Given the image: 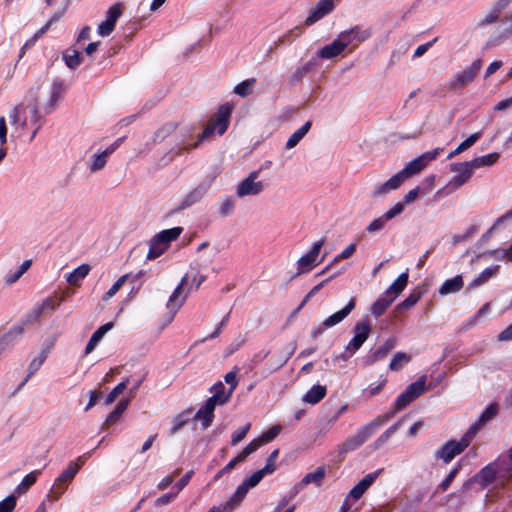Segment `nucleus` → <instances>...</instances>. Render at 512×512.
Here are the masks:
<instances>
[{"mask_svg": "<svg viewBox=\"0 0 512 512\" xmlns=\"http://www.w3.org/2000/svg\"><path fill=\"white\" fill-rule=\"evenodd\" d=\"M82 465V457H79L76 462H70L68 467L65 470H63L61 474L57 477V484H70L73 481L74 477L77 475L78 471L81 469Z\"/></svg>", "mask_w": 512, "mask_h": 512, "instance_id": "bb28decb", "label": "nucleus"}, {"mask_svg": "<svg viewBox=\"0 0 512 512\" xmlns=\"http://www.w3.org/2000/svg\"><path fill=\"white\" fill-rule=\"evenodd\" d=\"M463 287V280L460 275L446 280L439 289L440 295H448L459 291Z\"/></svg>", "mask_w": 512, "mask_h": 512, "instance_id": "c9c22d12", "label": "nucleus"}, {"mask_svg": "<svg viewBox=\"0 0 512 512\" xmlns=\"http://www.w3.org/2000/svg\"><path fill=\"white\" fill-rule=\"evenodd\" d=\"M354 307L355 298H352L343 309L330 315L328 318L324 320V327L332 328L335 325L339 324L351 313Z\"/></svg>", "mask_w": 512, "mask_h": 512, "instance_id": "b1692460", "label": "nucleus"}, {"mask_svg": "<svg viewBox=\"0 0 512 512\" xmlns=\"http://www.w3.org/2000/svg\"><path fill=\"white\" fill-rule=\"evenodd\" d=\"M322 259L323 258L320 260L319 258H299L297 261V270L292 274L291 278L310 272L321 263Z\"/></svg>", "mask_w": 512, "mask_h": 512, "instance_id": "2f4dec72", "label": "nucleus"}, {"mask_svg": "<svg viewBox=\"0 0 512 512\" xmlns=\"http://www.w3.org/2000/svg\"><path fill=\"white\" fill-rule=\"evenodd\" d=\"M263 441L258 437L251 441L240 453L239 455L245 460L250 454L255 452L259 447L263 445Z\"/></svg>", "mask_w": 512, "mask_h": 512, "instance_id": "052dcab7", "label": "nucleus"}, {"mask_svg": "<svg viewBox=\"0 0 512 512\" xmlns=\"http://www.w3.org/2000/svg\"><path fill=\"white\" fill-rule=\"evenodd\" d=\"M40 473V470H34L27 474L15 488V494L22 495L26 493L28 489L37 481V478L40 475Z\"/></svg>", "mask_w": 512, "mask_h": 512, "instance_id": "4c0bfd02", "label": "nucleus"}, {"mask_svg": "<svg viewBox=\"0 0 512 512\" xmlns=\"http://www.w3.org/2000/svg\"><path fill=\"white\" fill-rule=\"evenodd\" d=\"M475 169H477V167H474L472 160L461 163H452L450 165V170L457 174L451 179L449 186L453 189L460 188L471 178Z\"/></svg>", "mask_w": 512, "mask_h": 512, "instance_id": "f8f14e48", "label": "nucleus"}, {"mask_svg": "<svg viewBox=\"0 0 512 512\" xmlns=\"http://www.w3.org/2000/svg\"><path fill=\"white\" fill-rule=\"evenodd\" d=\"M63 59L70 69H75L81 63V55L76 50H68L63 54Z\"/></svg>", "mask_w": 512, "mask_h": 512, "instance_id": "603ef678", "label": "nucleus"}, {"mask_svg": "<svg viewBox=\"0 0 512 512\" xmlns=\"http://www.w3.org/2000/svg\"><path fill=\"white\" fill-rule=\"evenodd\" d=\"M106 162H107V158H106V156L103 155L102 152L99 154H96L93 156V161L90 165V170L92 172L99 171L105 167Z\"/></svg>", "mask_w": 512, "mask_h": 512, "instance_id": "0e129e2a", "label": "nucleus"}, {"mask_svg": "<svg viewBox=\"0 0 512 512\" xmlns=\"http://www.w3.org/2000/svg\"><path fill=\"white\" fill-rule=\"evenodd\" d=\"M372 33L369 28H363L360 25H355L350 29L344 30L338 34L343 47L350 48L351 50L358 47L362 42L371 37Z\"/></svg>", "mask_w": 512, "mask_h": 512, "instance_id": "6e6552de", "label": "nucleus"}, {"mask_svg": "<svg viewBox=\"0 0 512 512\" xmlns=\"http://www.w3.org/2000/svg\"><path fill=\"white\" fill-rule=\"evenodd\" d=\"M230 116L231 107L229 105L220 106L217 113L207 124L202 135L198 137L196 142H191L188 136L183 135L180 141L181 147L177 153H179L181 150L196 148L203 140L210 138L215 133L218 135H223L228 128Z\"/></svg>", "mask_w": 512, "mask_h": 512, "instance_id": "7ed1b4c3", "label": "nucleus"}, {"mask_svg": "<svg viewBox=\"0 0 512 512\" xmlns=\"http://www.w3.org/2000/svg\"><path fill=\"white\" fill-rule=\"evenodd\" d=\"M256 80L254 78L247 79L239 83L234 88V93L241 96L246 97L252 93L253 86Z\"/></svg>", "mask_w": 512, "mask_h": 512, "instance_id": "8fccbe9b", "label": "nucleus"}, {"mask_svg": "<svg viewBox=\"0 0 512 512\" xmlns=\"http://www.w3.org/2000/svg\"><path fill=\"white\" fill-rule=\"evenodd\" d=\"M31 265L32 261L30 259H27L23 261L21 264L17 265L15 268L10 269L5 276V282L7 284L15 283L31 267Z\"/></svg>", "mask_w": 512, "mask_h": 512, "instance_id": "7c9ffc66", "label": "nucleus"}, {"mask_svg": "<svg viewBox=\"0 0 512 512\" xmlns=\"http://www.w3.org/2000/svg\"><path fill=\"white\" fill-rule=\"evenodd\" d=\"M312 123L307 121L304 123L299 129H297L287 140L286 148L292 149L294 148L308 133L311 128Z\"/></svg>", "mask_w": 512, "mask_h": 512, "instance_id": "58836bf2", "label": "nucleus"}, {"mask_svg": "<svg viewBox=\"0 0 512 512\" xmlns=\"http://www.w3.org/2000/svg\"><path fill=\"white\" fill-rule=\"evenodd\" d=\"M345 48L341 41L337 37L334 41L328 45L323 46L318 52L317 56L322 59H332L339 56Z\"/></svg>", "mask_w": 512, "mask_h": 512, "instance_id": "a878e982", "label": "nucleus"}, {"mask_svg": "<svg viewBox=\"0 0 512 512\" xmlns=\"http://www.w3.org/2000/svg\"><path fill=\"white\" fill-rule=\"evenodd\" d=\"M260 475L253 473L246 478L236 489L235 493L229 498L225 505V509H233L238 506L246 497L251 488L256 487L260 483Z\"/></svg>", "mask_w": 512, "mask_h": 512, "instance_id": "4468645a", "label": "nucleus"}, {"mask_svg": "<svg viewBox=\"0 0 512 512\" xmlns=\"http://www.w3.org/2000/svg\"><path fill=\"white\" fill-rule=\"evenodd\" d=\"M210 185V180L201 182L196 188H194L192 191L185 195V197L179 202L175 210L182 211L198 203L206 195L210 188Z\"/></svg>", "mask_w": 512, "mask_h": 512, "instance_id": "2eb2a0df", "label": "nucleus"}, {"mask_svg": "<svg viewBox=\"0 0 512 512\" xmlns=\"http://www.w3.org/2000/svg\"><path fill=\"white\" fill-rule=\"evenodd\" d=\"M505 462L498 460L482 468L474 477L465 481L461 487V493L464 494L469 491L474 483H477L481 488L490 485L497 475L501 477H510V473L504 467Z\"/></svg>", "mask_w": 512, "mask_h": 512, "instance_id": "39448f33", "label": "nucleus"}, {"mask_svg": "<svg viewBox=\"0 0 512 512\" xmlns=\"http://www.w3.org/2000/svg\"><path fill=\"white\" fill-rule=\"evenodd\" d=\"M46 359V356L44 354H40L39 356L35 357L29 364V367H28V375L27 377L24 379V381L19 385V389L22 388L25 383L28 381V379L34 374L36 373L39 368L42 366V364L44 363Z\"/></svg>", "mask_w": 512, "mask_h": 512, "instance_id": "de8ad7c7", "label": "nucleus"}, {"mask_svg": "<svg viewBox=\"0 0 512 512\" xmlns=\"http://www.w3.org/2000/svg\"><path fill=\"white\" fill-rule=\"evenodd\" d=\"M17 499L14 494L9 495L0 502V512H12L16 507Z\"/></svg>", "mask_w": 512, "mask_h": 512, "instance_id": "680f3d73", "label": "nucleus"}, {"mask_svg": "<svg viewBox=\"0 0 512 512\" xmlns=\"http://www.w3.org/2000/svg\"><path fill=\"white\" fill-rule=\"evenodd\" d=\"M259 171L251 172L245 179H243L237 186V196H256L259 195L264 189L265 184L258 181Z\"/></svg>", "mask_w": 512, "mask_h": 512, "instance_id": "9b49d317", "label": "nucleus"}, {"mask_svg": "<svg viewBox=\"0 0 512 512\" xmlns=\"http://www.w3.org/2000/svg\"><path fill=\"white\" fill-rule=\"evenodd\" d=\"M250 427H251V424L247 423L244 427L235 431L231 436V444L236 445L240 441H242L245 438L246 434L248 433Z\"/></svg>", "mask_w": 512, "mask_h": 512, "instance_id": "69168bd1", "label": "nucleus"}, {"mask_svg": "<svg viewBox=\"0 0 512 512\" xmlns=\"http://www.w3.org/2000/svg\"><path fill=\"white\" fill-rule=\"evenodd\" d=\"M482 68L481 59L475 60L469 67L458 73L451 83V89L456 90L471 83Z\"/></svg>", "mask_w": 512, "mask_h": 512, "instance_id": "dca6fc26", "label": "nucleus"}, {"mask_svg": "<svg viewBox=\"0 0 512 512\" xmlns=\"http://www.w3.org/2000/svg\"><path fill=\"white\" fill-rule=\"evenodd\" d=\"M113 328V323L108 322L102 326H100L91 336L90 340L88 341L86 348H85V354H90L95 347L98 345V343L102 340L104 335L110 331Z\"/></svg>", "mask_w": 512, "mask_h": 512, "instance_id": "c756f323", "label": "nucleus"}, {"mask_svg": "<svg viewBox=\"0 0 512 512\" xmlns=\"http://www.w3.org/2000/svg\"><path fill=\"white\" fill-rule=\"evenodd\" d=\"M481 137V133L477 132L474 134H471L467 139H465L462 143L458 145L456 148V153H462L468 148H470L472 145H474Z\"/></svg>", "mask_w": 512, "mask_h": 512, "instance_id": "bf43d9fd", "label": "nucleus"}, {"mask_svg": "<svg viewBox=\"0 0 512 512\" xmlns=\"http://www.w3.org/2000/svg\"><path fill=\"white\" fill-rule=\"evenodd\" d=\"M278 455H279L278 449H275L274 451H272L271 454L269 455V457L267 458L266 465L262 469L254 472L255 474L260 475L259 476L260 480H262L264 478V476L272 474L276 470V460L278 458Z\"/></svg>", "mask_w": 512, "mask_h": 512, "instance_id": "ea45409f", "label": "nucleus"}, {"mask_svg": "<svg viewBox=\"0 0 512 512\" xmlns=\"http://www.w3.org/2000/svg\"><path fill=\"white\" fill-rule=\"evenodd\" d=\"M422 297V291L414 289L410 295L400 304L401 308L410 309L413 307Z\"/></svg>", "mask_w": 512, "mask_h": 512, "instance_id": "4d7b16f0", "label": "nucleus"}, {"mask_svg": "<svg viewBox=\"0 0 512 512\" xmlns=\"http://www.w3.org/2000/svg\"><path fill=\"white\" fill-rule=\"evenodd\" d=\"M336 7L334 0H320L317 2L316 6L312 8L309 12L308 17L305 20V24L310 26L317 21L321 20L328 14L334 11Z\"/></svg>", "mask_w": 512, "mask_h": 512, "instance_id": "f3484780", "label": "nucleus"}, {"mask_svg": "<svg viewBox=\"0 0 512 512\" xmlns=\"http://www.w3.org/2000/svg\"><path fill=\"white\" fill-rule=\"evenodd\" d=\"M354 336L346 345L349 353H356L368 339L371 332V324L369 320H361L357 322L353 328Z\"/></svg>", "mask_w": 512, "mask_h": 512, "instance_id": "ddd939ff", "label": "nucleus"}, {"mask_svg": "<svg viewBox=\"0 0 512 512\" xmlns=\"http://www.w3.org/2000/svg\"><path fill=\"white\" fill-rule=\"evenodd\" d=\"M405 390L413 400L417 399L426 390V376H421L417 381L408 385Z\"/></svg>", "mask_w": 512, "mask_h": 512, "instance_id": "79ce46f5", "label": "nucleus"}, {"mask_svg": "<svg viewBox=\"0 0 512 512\" xmlns=\"http://www.w3.org/2000/svg\"><path fill=\"white\" fill-rule=\"evenodd\" d=\"M282 427L280 425H274L270 429H268L265 433L260 436V439L264 444L271 442L274 440L278 434L280 433Z\"/></svg>", "mask_w": 512, "mask_h": 512, "instance_id": "e2e57ef3", "label": "nucleus"}, {"mask_svg": "<svg viewBox=\"0 0 512 512\" xmlns=\"http://www.w3.org/2000/svg\"><path fill=\"white\" fill-rule=\"evenodd\" d=\"M215 407L216 405L213 404L212 401L206 400L205 404L196 413L195 418L202 421L204 429L211 425L214 418Z\"/></svg>", "mask_w": 512, "mask_h": 512, "instance_id": "cd10ccee", "label": "nucleus"}, {"mask_svg": "<svg viewBox=\"0 0 512 512\" xmlns=\"http://www.w3.org/2000/svg\"><path fill=\"white\" fill-rule=\"evenodd\" d=\"M512 235V210L500 216L495 223L482 235L481 242L488 241L493 236L506 239Z\"/></svg>", "mask_w": 512, "mask_h": 512, "instance_id": "1a4fd4ad", "label": "nucleus"}, {"mask_svg": "<svg viewBox=\"0 0 512 512\" xmlns=\"http://www.w3.org/2000/svg\"><path fill=\"white\" fill-rule=\"evenodd\" d=\"M442 151V148H436L434 150L427 151L414 160L410 161L400 172L393 175L386 182L375 187L372 192V196L375 198L382 197L398 189L405 180L423 170L428 165V163L436 159Z\"/></svg>", "mask_w": 512, "mask_h": 512, "instance_id": "f257e3e1", "label": "nucleus"}, {"mask_svg": "<svg viewBox=\"0 0 512 512\" xmlns=\"http://www.w3.org/2000/svg\"><path fill=\"white\" fill-rule=\"evenodd\" d=\"M512 35V26L504 28L499 34H493L490 36V38L487 41V46L489 47H496L498 46L503 40L509 38Z\"/></svg>", "mask_w": 512, "mask_h": 512, "instance_id": "09e8293b", "label": "nucleus"}, {"mask_svg": "<svg viewBox=\"0 0 512 512\" xmlns=\"http://www.w3.org/2000/svg\"><path fill=\"white\" fill-rule=\"evenodd\" d=\"M404 210L403 203L395 204L390 210L385 212L381 217L374 219L366 228L368 232H378L384 228L388 220L393 219L397 215L401 214Z\"/></svg>", "mask_w": 512, "mask_h": 512, "instance_id": "aec40b11", "label": "nucleus"}, {"mask_svg": "<svg viewBox=\"0 0 512 512\" xmlns=\"http://www.w3.org/2000/svg\"><path fill=\"white\" fill-rule=\"evenodd\" d=\"M121 13L122 11L120 4H115L110 7L107 11L106 20L100 23L98 26V34L102 37L109 36L113 32Z\"/></svg>", "mask_w": 512, "mask_h": 512, "instance_id": "6ab92c4d", "label": "nucleus"}, {"mask_svg": "<svg viewBox=\"0 0 512 512\" xmlns=\"http://www.w3.org/2000/svg\"><path fill=\"white\" fill-rule=\"evenodd\" d=\"M472 437L466 432L459 440H450L445 443L439 450L436 451L435 457L449 463L452 459L459 455L465 448H467L472 441Z\"/></svg>", "mask_w": 512, "mask_h": 512, "instance_id": "9d476101", "label": "nucleus"}, {"mask_svg": "<svg viewBox=\"0 0 512 512\" xmlns=\"http://www.w3.org/2000/svg\"><path fill=\"white\" fill-rule=\"evenodd\" d=\"M182 227H173L165 229L153 236L148 244V251L146 256H161L166 252L170 243L176 240L182 233Z\"/></svg>", "mask_w": 512, "mask_h": 512, "instance_id": "0eeeda50", "label": "nucleus"}, {"mask_svg": "<svg viewBox=\"0 0 512 512\" xmlns=\"http://www.w3.org/2000/svg\"><path fill=\"white\" fill-rule=\"evenodd\" d=\"M69 484L66 483H59L57 484V479L55 480L53 487L51 488V496L54 500H58L64 492L67 490Z\"/></svg>", "mask_w": 512, "mask_h": 512, "instance_id": "774afa93", "label": "nucleus"}, {"mask_svg": "<svg viewBox=\"0 0 512 512\" xmlns=\"http://www.w3.org/2000/svg\"><path fill=\"white\" fill-rule=\"evenodd\" d=\"M499 265H494L484 269L470 284L469 289L481 286L488 282L492 277L499 273Z\"/></svg>", "mask_w": 512, "mask_h": 512, "instance_id": "473e14b6", "label": "nucleus"}, {"mask_svg": "<svg viewBox=\"0 0 512 512\" xmlns=\"http://www.w3.org/2000/svg\"><path fill=\"white\" fill-rule=\"evenodd\" d=\"M64 91V84L61 80H55L52 83L50 91V99L45 107L46 113H50L57 101L60 99L62 92Z\"/></svg>", "mask_w": 512, "mask_h": 512, "instance_id": "f704fd0d", "label": "nucleus"}, {"mask_svg": "<svg viewBox=\"0 0 512 512\" xmlns=\"http://www.w3.org/2000/svg\"><path fill=\"white\" fill-rule=\"evenodd\" d=\"M411 360L410 355L404 352H397L389 364V369L392 371H399L405 364Z\"/></svg>", "mask_w": 512, "mask_h": 512, "instance_id": "a18cd8bd", "label": "nucleus"}, {"mask_svg": "<svg viewBox=\"0 0 512 512\" xmlns=\"http://www.w3.org/2000/svg\"><path fill=\"white\" fill-rule=\"evenodd\" d=\"M393 301L394 300L391 297H387V295L379 298L378 300H376L373 303V305L371 307L372 314L376 317L381 316L387 310V308L392 304Z\"/></svg>", "mask_w": 512, "mask_h": 512, "instance_id": "37998d69", "label": "nucleus"}, {"mask_svg": "<svg viewBox=\"0 0 512 512\" xmlns=\"http://www.w3.org/2000/svg\"><path fill=\"white\" fill-rule=\"evenodd\" d=\"M327 390L325 386L314 385L310 390L303 396V402L314 405L320 402L326 395Z\"/></svg>", "mask_w": 512, "mask_h": 512, "instance_id": "72a5a7b5", "label": "nucleus"}, {"mask_svg": "<svg viewBox=\"0 0 512 512\" xmlns=\"http://www.w3.org/2000/svg\"><path fill=\"white\" fill-rule=\"evenodd\" d=\"M325 468L323 466L318 467L314 472L307 473L300 483H298L295 487H298L299 491L309 485L314 484L317 487H320L323 483V480L325 478Z\"/></svg>", "mask_w": 512, "mask_h": 512, "instance_id": "393cba45", "label": "nucleus"}, {"mask_svg": "<svg viewBox=\"0 0 512 512\" xmlns=\"http://www.w3.org/2000/svg\"><path fill=\"white\" fill-rule=\"evenodd\" d=\"M314 65V59H311L302 66L297 67L295 71L291 74L290 82L292 84L301 82L302 79L306 76V74H308L312 70Z\"/></svg>", "mask_w": 512, "mask_h": 512, "instance_id": "a19ab883", "label": "nucleus"}, {"mask_svg": "<svg viewBox=\"0 0 512 512\" xmlns=\"http://www.w3.org/2000/svg\"><path fill=\"white\" fill-rule=\"evenodd\" d=\"M388 419L389 415L380 416L362 426L355 435L349 437L341 444L339 452L348 453L361 447Z\"/></svg>", "mask_w": 512, "mask_h": 512, "instance_id": "423d86ee", "label": "nucleus"}, {"mask_svg": "<svg viewBox=\"0 0 512 512\" xmlns=\"http://www.w3.org/2000/svg\"><path fill=\"white\" fill-rule=\"evenodd\" d=\"M141 275V272L137 274L136 276H133L132 274H125L121 276L112 286L111 288L105 293L103 300H108L112 298L123 286V284L131 279V278H137Z\"/></svg>", "mask_w": 512, "mask_h": 512, "instance_id": "c03bdc74", "label": "nucleus"}, {"mask_svg": "<svg viewBox=\"0 0 512 512\" xmlns=\"http://www.w3.org/2000/svg\"><path fill=\"white\" fill-rule=\"evenodd\" d=\"M301 33H302V29L300 27H296V28L288 31L286 34L281 36L277 40V42H275V47L282 45V44L290 43L291 42L290 37H292V36L298 37Z\"/></svg>", "mask_w": 512, "mask_h": 512, "instance_id": "338daca9", "label": "nucleus"}, {"mask_svg": "<svg viewBox=\"0 0 512 512\" xmlns=\"http://www.w3.org/2000/svg\"><path fill=\"white\" fill-rule=\"evenodd\" d=\"M383 469H378L373 473L365 475L358 484H356L349 492L348 497L358 500L362 497L365 491L374 483L378 476L382 473Z\"/></svg>", "mask_w": 512, "mask_h": 512, "instance_id": "4be33fe9", "label": "nucleus"}, {"mask_svg": "<svg viewBox=\"0 0 512 512\" xmlns=\"http://www.w3.org/2000/svg\"><path fill=\"white\" fill-rule=\"evenodd\" d=\"M130 402V398L121 400L117 407L108 415L106 419V423H114L116 422L122 415V413L127 409V406Z\"/></svg>", "mask_w": 512, "mask_h": 512, "instance_id": "3c124183", "label": "nucleus"}, {"mask_svg": "<svg viewBox=\"0 0 512 512\" xmlns=\"http://www.w3.org/2000/svg\"><path fill=\"white\" fill-rule=\"evenodd\" d=\"M498 413V405L496 403L490 404L484 412L480 415L479 419L473 423L467 430L468 434L474 438L476 434L491 421Z\"/></svg>", "mask_w": 512, "mask_h": 512, "instance_id": "412c9836", "label": "nucleus"}, {"mask_svg": "<svg viewBox=\"0 0 512 512\" xmlns=\"http://www.w3.org/2000/svg\"><path fill=\"white\" fill-rule=\"evenodd\" d=\"M499 153L494 152L490 153L488 155L476 157L472 159L474 167H477V169L485 167V166H491L493 165L498 159H499Z\"/></svg>", "mask_w": 512, "mask_h": 512, "instance_id": "49530a36", "label": "nucleus"}, {"mask_svg": "<svg viewBox=\"0 0 512 512\" xmlns=\"http://www.w3.org/2000/svg\"><path fill=\"white\" fill-rule=\"evenodd\" d=\"M204 280L205 276L198 275V272H196L194 268H191V270L185 274L180 284L174 289L167 301L166 307L168 309V323L174 319L190 291L197 290Z\"/></svg>", "mask_w": 512, "mask_h": 512, "instance_id": "f03ea898", "label": "nucleus"}, {"mask_svg": "<svg viewBox=\"0 0 512 512\" xmlns=\"http://www.w3.org/2000/svg\"><path fill=\"white\" fill-rule=\"evenodd\" d=\"M90 266L88 264H82L72 272L66 275V280L71 285H79L80 282L88 275Z\"/></svg>", "mask_w": 512, "mask_h": 512, "instance_id": "e433bc0d", "label": "nucleus"}, {"mask_svg": "<svg viewBox=\"0 0 512 512\" xmlns=\"http://www.w3.org/2000/svg\"><path fill=\"white\" fill-rule=\"evenodd\" d=\"M128 382L129 380L126 379L124 381H122L121 383H119L109 394L108 396L106 397L105 399V404L106 405H110L112 404L116 398L121 394L123 393V391L127 388V385H128Z\"/></svg>", "mask_w": 512, "mask_h": 512, "instance_id": "6e6d98bb", "label": "nucleus"}, {"mask_svg": "<svg viewBox=\"0 0 512 512\" xmlns=\"http://www.w3.org/2000/svg\"><path fill=\"white\" fill-rule=\"evenodd\" d=\"M176 126L173 123H167L164 126H162L160 129H158L153 136V142L154 143H160L166 137H168L174 130Z\"/></svg>", "mask_w": 512, "mask_h": 512, "instance_id": "864d4df0", "label": "nucleus"}, {"mask_svg": "<svg viewBox=\"0 0 512 512\" xmlns=\"http://www.w3.org/2000/svg\"><path fill=\"white\" fill-rule=\"evenodd\" d=\"M211 390L213 392V396H211L207 400L212 401V403L215 404L216 406L224 405L225 403H227L233 394V392L230 389L226 391L225 386L221 381L216 382L212 386Z\"/></svg>", "mask_w": 512, "mask_h": 512, "instance_id": "5701e85b", "label": "nucleus"}, {"mask_svg": "<svg viewBox=\"0 0 512 512\" xmlns=\"http://www.w3.org/2000/svg\"><path fill=\"white\" fill-rule=\"evenodd\" d=\"M500 16L493 11H488L476 24L477 28H485L499 21Z\"/></svg>", "mask_w": 512, "mask_h": 512, "instance_id": "13d9d810", "label": "nucleus"}, {"mask_svg": "<svg viewBox=\"0 0 512 512\" xmlns=\"http://www.w3.org/2000/svg\"><path fill=\"white\" fill-rule=\"evenodd\" d=\"M396 339L394 337L388 338L382 345L377 347L374 350H371L364 358L363 364L365 366H370L377 361L384 359L389 352L395 348Z\"/></svg>", "mask_w": 512, "mask_h": 512, "instance_id": "a211bd4d", "label": "nucleus"}, {"mask_svg": "<svg viewBox=\"0 0 512 512\" xmlns=\"http://www.w3.org/2000/svg\"><path fill=\"white\" fill-rule=\"evenodd\" d=\"M10 120L12 125L22 129H28L43 122L36 100H29L27 103L16 106L10 114Z\"/></svg>", "mask_w": 512, "mask_h": 512, "instance_id": "20e7f679", "label": "nucleus"}, {"mask_svg": "<svg viewBox=\"0 0 512 512\" xmlns=\"http://www.w3.org/2000/svg\"><path fill=\"white\" fill-rule=\"evenodd\" d=\"M408 283V269L401 273L398 278L387 288L385 295L393 300L405 289Z\"/></svg>", "mask_w": 512, "mask_h": 512, "instance_id": "c85d7f7f", "label": "nucleus"}, {"mask_svg": "<svg viewBox=\"0 0 512 512\" xmlns=\"http://www.w3.org/2000/svg\"><path fill=\"white\" fill-rule=\"evenodd\" d=\"M413 401L414 400L412 399V397L405 390L403 393H401L397 397L395 404H394V411L391 412L390 414H388L389 417L392 416L393 414H395L396 412L404 409L406 406H408Z\"/></svg>", "mask_w": 512, "mask_h": 512, "instance_id": "5fc2aeb1", "label": "nucleus"}]
</instances>
